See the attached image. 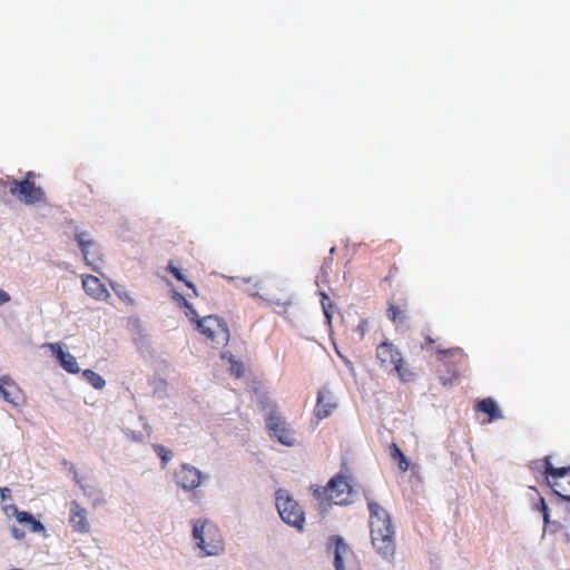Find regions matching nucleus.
Segmentation results:
<instances>
[{"label":"nucleus","mask_w":570,"mask_h":570,"mask_svg":"<svg viewBox=\"0 0 570 570\" xmlns=\"http://www.w3.org/2000/svg\"><path fill=\"white\" fill-rule=\"evenodd\" d=\"M153 449L155 453L158 455L161 462V468H165L166 464L173 459L174 453L171 450L167 449L161 444H154Z\"/></svg>","instance_id":"nucleus-24"},{"label":"nucleus","mask_w":570,"mask_h":570,"mask_svg":"<svg viewBox=\"0 0 570 570\" xmlns=\"http://www.w3.org/2000/svg\"><path fill=\"white\" fill-rule=\"evenodd\" d=\"M205 521L194 520L193 538L196 541V546L204 552V556H216L219 553L220 547L216 543H207L205 541Z\"/></svg>","instance_id":"nucleus-9"},{"label":"nucleus","mask_w":570,"mask_h":570,"mask_svg":"<svg viewBox=\"0 0 570 570\" xmlns=\"http://www.w3.org/2000/svg\"><path fill=\"white\" fill-rule=\"evenodd\" d=\"M550 485L554 492H556V490H559L562 493H570L569 482L567 484H564L563 482H560V481H553V482H550Z\"/></svg>","instance_id":"nucleus-30"},{"label":"nucleus","mask_w":570,"mask_h":570,"mask_svg":"<svg viewBox=\"0 0 570 570\" xmlns=\"http://www.w3.org/2000/svg\"><path fill=\"white\" fill-rule=\"evenodd\" d=\"M344 362L351 370H353L352 363L348 360L344 358Z\"/></svg>","instance_id":"nucleus-41"},{"label":"nucleus","mask_w":570,"mask_h":570,"mask_svg":"<svg viewBox=\"0 0 570 570\" xmlns=\"http://www.w3.org/2000/svg\"><path fill=\"white\" fill-rule=\"evenodd\" d=\"M197 330L213 342L227 343L229 330L227 323L217 315H208L197 320Z\"/></svg>","instance_id":"nucleus-6"},{"label":"nucleus","mask_w":570,"mask_h":570,"mask_svg":"<svg viewBox=\"0 0 570 570\" xmlns=\"http://www.w3.org/2000/svg\"><path fill=\"white\" fill-rule=\"evenodd\" d=\"M368 330V323L366 320H362L357 327L355 328V332L360 335V338L362 340L365 335V333Z\"/></svg>","instance_id":"nucleus-33"},{"label":"nucleus","mask_w":570,"mask_h":570,"mask_svg":"<svg viewBox=\"0 0 570 570\" xmlns=\"http://www.w3.org/2000/svg\"><path fill=\"white\" fill-rule=\"evenodd\" d=\"M49 347L65 371L72 374H76L80 371L76 357L69 352L65 351L59 343H51L49 344Z\"/></svg>","instance_id":"nucleus-11"},{"label":"nucleus","mask_w":570,"mask_h":570,"mask_svg":"<svg viewBox=\"0 0 570 570\" xmlns=\"http://www.w3.org/2000/svg\"><path fill=\"white\" fill-rule=\"evenodd\" d=\"M174 299L178 303H181V305L186 302V298L179 293L174 294Z\"/></svg>","instance_id":"nucleus-39"},{"label":"nucleus","mask_w":570,"mask_h":570,"mask_svg":"<svg viewBox=\"0 0 570 570\" xmlns=\"http://www.w3.org/2000/svg\"><path fill=\"white\" fill-rule=\"evenodd\" d=\"M10 301V296L7 292L3 289H0V305H3L4 303Z\"/></svg>","instance_id":"nucleus-38"},{"label":"nucleus","mask_w":570,"mask_h":570,"mask_svg":"<svg viewBox=\"0 0 570 570\" xmlns=\"http://www.w3.org/2000/svg\"><path fill=\"white\" fill-rule=\"evenodd\" d=\"M11 534L17 540H21V539L24 538V532L21 529L17 528V527H12L11 528Z\"/></svg>","instance_id":"nucleus-35"},{"label":"nucleus","mask_w":570,"mask_h":570,"mask_svg":"<svg viewBox=\"0 0 570 570\" xmlns=\"http://www.w3.org/2000/svg\"><path fill=\"white\" fill-rule=\"evenodd\" d=\"M4 511H6L7 513H9V512H12V513H13V509H8V510H6V509H4Z\"/></svg>","instance_id":"nucleus-43"},{"label":"nucleus","mask_w":570,"mask_h":570,"mask_svg":"<svg viewBox=\"0 0 570 570\" xmlns=\"http://www.w3.org/2000/svg\"><path fill=\"white\" fill-rule=\"evenodd\" d=\"M367 507L373 548L384 560L392 562L395 556V542L391 515L382 505L374 501H368Z\"/></svg>","instance_id":"nucleus-1"},{"label":"nucleus","mask_w":570,"mask_h":570,"mask_svg":"<svg viewBox=\"0 0 570 570\" xmlns=\"http://www.w3.org/2000/svg\"><path fill=\"white\" fill-rule=\"evenodd\" d=\"M63 464L69 465L70 472L73 473V481L79 485V488L82 490V492L86 497H88L89 499H92V504L95 507L101 504L104 502L101 492L94 484L82 483L81 479L78 475L76 466L72 463H68L67 461H63Z\"/></svg>","instance_id":"nucleus-13"},{"label":"nucleus","mask_w":570,"mask_h":570,"mask_svg":"<svg viewBox=\"0 0 570 570\" xmlns=\"http://www.w3.org/2000/svg\"><path fill=\"white\" fill-rule=\"evenodd\" d=\"M426 342H428L429 344H432V343H433V340H432L430 336H428V337H426Z\"/></svg>","instance_id":"nucleus-42"},{"label":"nucleus","mask_w":570,"mask_h":570,"mask_svg":"<svg viewBox=\"0 0 570 570\" xmlns=\"http://www.w3.org/2000/svg\"><path fill=\"white\" fill-rule=\"evenodd\" d=\"M476 407L480 412L489 416L490 422L502 417L498 404L491 397L479 401Z\"/></svg>","instance_id":"nucleus-18"},{"label":"nucleus","mask_w":570,"mask_h":570,"mask_svg":"<svg viewBox=\"0 0 570 570\" xmlns=\"http://www.w3.org/2000/svg\"><path fill=\"white\" fill-rule=\"evenodd\" d=\"M390 454L394 460L399 461V468L401 471L405 472L409 470L410 463L402 450L395 443L390 445Z\"/></svg>","instance_id":"nucleus-21"},{"label":"nucleus","mask_w":570,"mask_h":570,"mask_svg":"<svg viewBox=\"0 0 570 570\" xmlns=\"http://www.w3.org/2000/svg\"><path fill=\"white\" fill-rule=\"evenodd\" d=\"M112 289L117 293V295L120 297V298H125L128 296V294L126 292H121L119 291L116 286H112Z\"/></svg>","instance_id":"nucleus-40"},{"label":"nucleus","mask_w":570,"mask_h":570,"mask_svg":"<svg viewBox=\"0 0 570 570\" xmlns=\"http://www.w3.org/2000/svg\"><path fill=\"white\" fill-rule=\"evenodd\" d=\"M232 363V372L237 376L240 377L244 374V366L240 362L234 361L232 357L229 358Z\"/></svg>","instance_id":"nucleus-31"},{"label":"nucleus","mask_w":570,"mask_h":570,"mask_svg":"<svg viewBox=\"0 0 570 570\" xmlns=\"http://www.w3.org/2000/svg\"><path fill=\"white\" fill-rule=\"evenodd\" d=\"M166 271L168 273H170L177 281L184 282L186 284V286L191 288L194 291V294L197 295V289H196L195 285L185 278L184 274L181 273V271L178 267H176L173 264H168V266L166 267Z\"/></svg>","instance_id":"nucleus-25"},{"label":"nucleus","mask_w":570,"mask_h":570,"mask_svg":"<svg viewBox=\"0 0 570 570\" xmlns=\"http://www.w3.org/2000/svg\"><path fill=\"white\" fill-rule=\"evenodd\" d=\"M265 422L266 429L272 439L277 440L285 446L292 448L297 445L295 431L288 426L285 419L278 413L275 406L271 407L267 412Z\"/></svg>","instance_id":"nucleus-3"},{"label":"nucleus","mask_w":570,"mask_h":570,"mask_svg":"<svg viewBox=\"0 0 570 570\" xmlns=\"http://www.w3.org/2000/svg\"><path fill=\"white\" fill-rule=\"evenodd\" d=\"M321 295H322V307H323L324 315H325L327 322L331 323L332 315L328 309L331 307V304L326 305V303H325V301H328V296L324 292H322Z\"/></svg>","instance_id":"nucleus-29"},{"label":"nucleus","mask_w":570,"mask_h":570,"mask_svg":"<svg viewBox=\"0 0 570 570\" xmlns=\"http://www.w3.org/2000/svg\"><path fill=\"white\" fill-rule=\"evenodd\" d=\"M203 473L191 464L183 463L175 472L177 484L185 491H191L202 484Z\"/></svg>","instance_id":"nucleus-8"},{"label":"nucleus","mask_w":570,"mask_h":570,"mask_svg":"<svg viewBox=\"0 0 570 570\" xmlns=\"http://www.w3.org/2000/svg\"><path fill=\"white\" fill-rule=\"evenodd\" d=\"M80 249L87 264L96 269V263L100 261V246L97 242H94V246H86Z\"/></svg>","instance_id":"nucleus-20"},{"label":"nucleus","mask_w":570,"mask_h":570,"mask_svg":"<svg viewBox=\"0 0 570 570\" xmlns=\"http://www.w3.org/2000/svg\"><path fill=\"white\" fill-rule=\"evenodd\" d=\"M183 306L186 308V316L190 321H194L196 317H198L197 311L194 308V306L188 301H186L183 304Z\"/></svg>","instance_id":"nucleus-32"},{"label":"nucleus","mask_w":570,"mask_h":570,"mask_svg":"<svg viewBox=\"0 0 570 570\" xmlns=\"http://www.w3.org/2000/svg\"><path fill=\"white\" fill-rule=\"evenodd\" d=\"M275 502L283 522L302 532L304 530L305 514L302 507L285 489L275 492Z\"/></svg>","instance_id":"nucleus-2"},{"label":"nucleus","mask_w":570,"mask_h":570,"mask_svg":"<svg viewBox=\"0 0 570 570\" xmlns=\"http://www.w3.org/2000/svg\"><path fill=\"white\" fill-rule=\"evenodd\" d=\"M70 523L77 532L85 533L90 529L89 522L87 521V510L81 508L77 501L71 502Z\"/></svg>","instance_id":"nucleus-14"},{"label":"nucleus","mask_w":570,"mask_h":570,"mask_svg":"<svg viewBox=\"0 0 570 570\" xmlns=\"http://www.w3.org/2000/svg\"><path fill=\"white\" fill-rule=\"evenodd\" d=\"M400 314H401V311L399 309V307H396L394 305L390 306L389 317L391 318V321L396 322Z\"/></svg>","instance_id":"nucleus-34"},{"label":"nucleus","mask_w":570,"mask_h":570,"mask_svg":"<svg viewBox=\"0 0 570 570\" xmlns=\"http://www.w3.org/2000/svg\"><path fill=\"white\" fill-rule=\"evenodd\" d=\"M32 176L33 173L28 171L24 179H12L10 183V194L18 196L26 205H33L45 200V191L41 187H37L35 181L30 179Z\"/></svg>","instance_id":"nucleus-5"},{"label":"nucleus","mask_w":570,"mask_h":570,"mask_svg":"<svg viewBox=\"0 0 570 570\" xmlns=\"http://www.w3.org/2000/svg\"><path fill=\"white\" fill-rule=\"evenodd\" d=\"M313 495L316 500L321 502L323 507V511H326L328 507V483L325 487H312Z\"/></svg>","instance_id":"nucleus-23"},{"label":"nucleus","mask_w":570,"mask_h":570,"mask_svg":"<svg viewBox=\"0 0 570 570\" xmlns=\"http://www.w3.org/2000/svg\"><path fill=\"white\" fill-rule=\"evenodd\" d=\"M82 376L86 382L97 390H101L106 385L104 377L92 370H85Z\"/></svg>","instance_id":"nucleus-22"},{"label":"nucleus","mask_w":570,"mask_h":570,"mask_svg":"<svg viewBox=\"0 0 570 570\" xmlns=\"http://www.w3.org/2000/svg\"><path fill=\"white\" fill-rule=\"evenodd\" d=\"M376 357L383 364L391 363L395 365L399 362H403L401 353L389 342H383L379 345Z\"/></svg>","instance_id":"nucleus-15"},{"label":"nucleus","mask_w":570,"mask_h":570,"mask_svg":"<svg viewBox=\"0 0 570 570\" xmlns=\"http://www.w3.org/2000/svg\"><path fill=\"white\" fill-rule=\"evenodd\" d=\"M335 407L336 403L334 402L332 391L327 386L322 387L317 393L315 415L320 420H323L331 414L332 410H334Z\"/></svg>","instance_id":"nucleus-10"},{"label":"nucleus","mask_w":570,"mask_h":570,"mask_svg":"<svg viewBox=\"0 0 570 570\" xmlns=\"http://www.w3.org/2000/svg\"><path fill=\"white\" fill-rule=\"evenodd\" d=\"M544 473L547 474V479L550 481V478L553 479V481H557V479H562L567 476L570 473L569 466H561L556 468L552 465L550 458L547 456L544 459Z\"/></svg>","instance_id":"nucleus-19"},{"label":"nucleus","mask_w":570,"mask_h":570,"mask_svg":"<svg viewBox=\"0 0 570 570\" xmlns=\"http://www.w3.org/2000/svg\"><path fill=\"white\" fill-rule=\"evenodd\" d=\"M82 286L85 292L97 299H104L108 296V291L100 279L92 275H87L82 278Z\"/></svg>","instance_id":"nucleus-16"},{"label":"nucleus","mask_w":570,"mask_h":570,"mask_svg":"<svg viewBox=\"0 0 570 570\" xmlns=\"http://www.w3.org/2000/svg\"><path fill=\"white\" fill-rule=\"evenodd\" d=\"M0 395L11 404H18L19 389L8 376L0 377Z\"/></svg>","instance_id":"nucleus-17"},{"label":"nucleus","mask_w":570,"mask_h":570,"mask_svg":"<svg viewBox=\"0 0 570 570\" xmlns=\"http://www.w3.org/2000/svg\"><path fill=\"white\" fill-rule=\"evenodd\" d=\"M327 549L333 551L335 570H361L352 549L341 535L330 537Z\"/></svg>","instance_id":"nucleus-4"},{"label":"nucleus","mask_w":570,"mask_h":570,"mask_svg":"<svg viewBox=\"0 0 570 570\" xmlns=\"http://www.w3.org/2000/svg\"><path fill=\"white\" fill-rule=\"evenodd\" d=\"M330 252L331 254L335 253V247H332Z\"/></svg>","instance_id":"nucleus-44"},{"label":"nucleus","mask_w":570,"mask_h":570,"mask_svg":"<svg viewBox=\"0 0 570 570\" xmlns=\"http://www.w3.org/2000/svg\"><path fill=\"white\" fill-rule=\"evenodd\" d=\"M328 507L332 504L344 505L348 504V497L352 488L347 480L342 475H335L328 481Z\"/></svg>","instance_id":"nucleus-7"},{"label":"nucleus","mask_w":570,"mask_h":570,"mask_svg":"<svg viewBox=\"0 0 570 570\" xmlns=\"http://www.w3.org/2000/svg\"><path fill=\"white\" fill-rule=\"evenodd\" d=\"M10 493H11L10 489H8V488H0V495H1V500L2 501H6L7 499H9L10 498Z\"/></svg>","instance_id":"nucleus-37"},{"label":"nucleus","mask_w":570,"mask_h":570,"mask_svg":"<svg viewBox=\"0 0 570 570\" xmlns=\"http://www.w3.org/2000/svg\"><path fill=\"white\" fill-rule=\"evenodd\" d=\"M13 509V515L16 520L26 527L33 533H39L46 530L43 523L37 520L30 512L20 511L14 504H10L6 507V510Z\"/></svg>","instance_id":"nucleus-12"},{"label":"nucleus","mask_w":570,"mask_h":570,"mask_svg":"<svg viewBox=\"0 0 570 570\" xmlns=\"http://www.w3.org/2000/svg\"><path fill=\"white\" fill-rule=\"evenodd\" d=\"M272 304L276 305V306H282V307H285V311L284 312H279L281 315H285L286 313V308L292 304L289 301L287 302H281V301H271Z\"/></svg>","instance_id":"nucleus-36"},{"label":"nucleus","mask_w":570,"mask_h":570,"mask_svg":"<svg viewBox=\"0 0 570 570\" xmlns=\"http://www.w3.org/2000/svg\"><path fill=\"white\" fill-rule=\"evenodd\" d=\"M75 240L78 243L80 248L86 246H94L95 242L88 232L80 230L79 228H76L75 230Z\"/></svg>","instance_id":"nucleus-26"},{"label":"nucleus","mask_w":570,"mask_h":570,"mask_svg":"<svg viewBox=\"0 0 570 570\" xmlns=\"http://www.w3.org/2000/svg\"><path fill=\"white\" fill-rule=\"evenodd\" d=\"M535 508L542 512L544 524H549L550 523L549 508L543 498H540L539 503L535 505Z\"/></svg>","instance_id":"nucleus-27"},{"label":"nucleus","mask_w":570,"mask_h":570,"mask_svg":"<svg viewBox=\"0 0 570 570\" xmlns=\"http://www.w3.org/2000/svg\"><path fill=\"white\" fill-rule=\"evenodd\" d=\"M394 370L403 382H409L411 380L412 373L403 368V362L395 364Z\"/></svg>","instance_id":"nucleus-28"}]
</instances>
